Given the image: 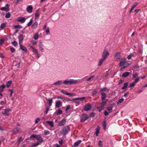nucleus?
<instances>
[{
  "label": "nucleus",
  "instance_id": "nucleus-1",
  "mask_svg": "<svg viewBox=\"0 0 147 147\" xmlns=\"http://www.w3.org/2000/svg\"><path fill=\"white\" fill-rule=\"evenodd\" d=\"M78 81L77 80L70 79L69 80H65L63 81V83L65 85L68 84H76L78 83Z\"/></svg>",
  "mask_w": 147,
  "mask_h": 147
},
{
  "label": "nucleus",
  "instance_id": "nucleus-2",
  "mask_svg": "<svg viewBox=\"0 0 147 147\" xmlns=\"http://www.w3.org/2000/svg\"><path fill=\"white\" fill-rule=\"evenodd\" d=\"M31 139L35 138L38 141V142L41 143L43 142V139L39 135H32L30 137Z\"/></svg>",
  "mask_w": 147,
  "mask_h": 147
},
{
  "label": "nucleus",
  "instance_id": "nucleus-3",
  "mask_svg": "<svg viewBox=\"0 0 147 147\" xmlns=\"http://www.w3.org/2000/svg\"><path fill=\"white\" fill-rule=\"evenodd\" d=\"M62 134L65 135L69 131V126H66L62 129Z\"/></svg>",
  "mask_w": 147,
  "mask_h": 147
},
{
  "label": "nucleus",
  "instance_id": "nucleus-4",
  "mask_svg": "<svg viewBox=\"0 0 147 147\" xmlns=\"http://www.w3.org/2000/svg\"><path fill=\"white\" fill-rule=\"evenodd\" d=\"M109 55V53L107 49L104 51L102 54V58L106 60Z\"/></svg>",
  "mask_w": 147,
  "mask_h": 147
},
{
  "label": "nucleus",
  "instance_id": "nucleus-5",
  "mask_svg": "<svg viewBox=\"0 0 147 147\" xmlns=\"http://www.w3.org/2000/svg\"><path fill=\"white\" fill-rule=\"evenodd\" d=\"M106 104L107 102L105 101H103L100 104V106L98 108L99 112H100L104 109V106Z\"/></svg>",
  "mask_w": 147,
  "mask_h": 147
},
{
  "label": "nucleus",
  "instance_id": "nucleus-6",
  "mask_svg": "<svg viewBox=\"0 0 147 147\" xmlns=\"http://www.w3.org/2000/svg\"><path fill=\"white\" fill-rule=\"evenodd\" d=\"M12 133L14 134H16L20 132H22L20 129L19 127H16L12 131Z\"/></svg>",
  "mask_w": 147,
  "mask_h": 147
},
{
  "label": "nucleus",
  "instance_id": "nucleus-7",
  "mask_svg": "<svg viewBox=\"0 0 147 147\" xmlns=\"http://www.w3.org/2000/svg\"><path fill=\"white\" fill-rule=\"evenodd\" d=\"M11 111V109H7L3 110L2 111V114L6 116H8L9 115V112Z\"/></svg>",
  "mask_w": 147,
  "mask_h": 147
},
{
  "label": "nucleus",
  "instance_id": "nucleus-8",
  "mask_svg": "<svg viewBox=\"0 0 147 147\" xmlns=\"http://www.w3.org/2000/svg\"><path fill=\"white\" fill-rule=\"evenodd\" d=\"M126 63V59L122 58L121 59V61L120 62L119 65L121 66H123Z\"/></svg>",
  "mask_w": 147,
  "mask_h": 147
},
{
  "label": "nucleus",
  "instance_id": "nucleus-9",
  "mask_svg": "<svg viewBox=\"0 0 147 147\" xmlns=\"http://www.w3.org/2000/svg\"><path fill=\"white\" fill-rule=\"evenodd\" d=\"M26 18L24 17H19L18 18L17 21L22 23H24L26 20Z\"/></svg>",
  "mask_w": 147,
  "mask_h": 147
},
{
  "label": "nucleus",
  "instance_id": "nucleus-10",
  "mask_svg": "<svg viewBox=\"0 0 147 147\" xmlns=\"http://www.w3.org/2000/svg\"><path fill=\"white\" fill-rule=\"evenodd\" d=\"M88 118V116L86 114H83L82 115L81 119V121L82 122H84L85 120Z\"/></svg>",
  "mask_w": 147,
  "mask_h": 147
},
{
  "label": "nucleus",
  "instance_id": "nucleus-11",
  "mask_svg": "<svg viewBox=\"0 0 147 147\" xmlns=\"http://www.w3.org/2000/svg\"><path fill=\"white\" fill-rule=\"evenodd\" d=\"M18 38L19 40V43L20 45V44H21V43L22 42L24 38L23 35H20L18 37Z\"/></svg>",
  "mask_w": 147,
  "mask_h": 147
},
{
  "label": "nucleus",
  "instance_id": "nucleus-12",
  "mask_svg": "<svg viewBox=\"0 0 147 147\" xmlns=\"http://www.w3.org/2000/svg\"><path fill=\"white\" fill-rule=\"evenodd\" d=\"M92 107L91 105L88 104L85 106L84 110L86 111H88L90 110Z\"/></svg>",
  "mask_w": 147,
  "mask_h": 147
},
{
  "label": "nucleus",
  "instance_id": "nucleus-13",
  "mask_svg": "<svg viewBox=\"0 0 147 147\" xmlns=\"http://www.w3.org/2000/svg\"><path fill=\"white\" fill-rule=\"evenodd\" d=\"M39 48L40 50V51L42 52H43L44 51V49L43 48V45L42 44V42H39Z\"/></svg>",
  "mask_w": 147,
  "mask_h": 147
},
{
  "label": "nucleus",
  "instance_id": "nucleus-14",
  "mask_svg": "<svg viewBox=\"0 0 147 147\" xmlns=\"http://www.w3.org/2000/svg\"><path fill=\"white\" fill-rule=\"evenodd\" d=\"M120 56V53L119 52L116 53L114 55V57L117 61H118V60L119 59Z\"/></svg>",
  "mask_w": 147,
  "mask_h": 147
},
{
  "label": "nucleus",
  "instance_id": "nucleus-15",
  "mask_svg": "<svg viewBox=\"0 0 147 147\" xmlns=\"http://www.w3.org/2000/svg\"><path fill=\"white\" fill-rule=\"evenodd\" d=\"M27 11L29 13H31L32 11V7L31 5L28 6L26 8Z\"/></svg>",
  "mask_w": 147,
  "mask_h": 147
},
{
  "label": "nucleus",
  "instance_id": "nucleus-16",
  "mask_svg": "<svg viewBox=\"0 0 147 147\" xmlns=\"http://www.w3.org/2000/svg\"><path fill=\"white\" fill-rule=\"evenodd\" d=\"M65 119H63L59 122L58 125L59 126L63 125L65 123Z\"/></svg>",
  "mask_w": 147,
  "mask_h": 147
},
{
  "label": "nucleus",
  "instance_id": "nucleus-17",
  "mask_svg": "<svg viewBox=\"0 0 147 147\" xmlns=\"http://www.w3.org/2000/svg\"><path fill=\"white\" fill-rule=\"evenodd\" d=\"M62 103L61 102L60 100H57L55 103V106L56 108H59Z\"/></svg>",
  "mask_w": 147,
  "mask_h": 147
},
{
  "label": "nucleus",
  "instance_id": "nucleus-18",
  "mask_svg": "<svg viewBox=\"0 0 147 147\" xmlns=\"http://www.w3.org/2000/svg\"><path fill=\"white\" fill-rule=\"evenodd\" d=\"M101 94L102 95L101 100H103L107 97V95L105 92H101Z\"/></svg>",
  "mask_w": 147,
  "mask_h": 147
},
{
  "label": "nucleus",
  "instance_id": "nucleus-19",
  "mask_svg": "<svg viewBox=\"0 0 147 147\" xmlns=\"http://www.w3.org/2000/svg\"><path fill=\"white\" fill-rule=\"evenodd\" d=\"M85 98V97H82L81 98H73V99L74 100H79L80 101H82L84 100Z\"/></svg>",
  "mask_w": 147,
  "mask_h": 147
},
{
  "label": "nucleus",
  "instance_id": "nucleus-20",
  "mask_svg": "<svg viewBox=\"0 0 147 147\" xmlns=\"http://www.w3.org/2000/svg\"><path fill=\"white\" fill-rule=\"evenodd\" d=\"M113 106V104H111L110 106L107 108V110L108 111L109 113H110L112 111Z\"/></svg>",
  "mask_w": 147,
  "mask_h": 147
},
{
  "label": "nucleus",
  "instance_id": "nucleus-21",
  "mask_svg": "<svg viewBox=\"0 0 147 147\" xmlns=\"http://www.w3.org/2000/svg\"><path fill=\"white\" fill-rule=\"evenodd\" d=\"M30 47L32 49V52L33 53H35L36 55L38 54V53H39L38 52V50L37 49L34 48L32 46H30Z\"/></svg>",
  "mask_w": 147,
  "mask_h": 147
},
{
  "label": "nucleus",
  "instance_id": "nucleus-22",
  "mask_svg": "<svg viewBox=\"0 0 147 147\" xmlns=\"http://www.w3.org/2000/svg\"><path fill=\"white\" fill-rule=\"evenodd\" d=\"M105 60H106L103 59V58H102V59H100L98 62V66H101L102 65L103 61H105Z\"/></svg>",
  "mask_w": 147,
  "mask_h": 147
},
{
  "label": "nucleus",
  "instance_id": "nucleus-23",
  "mask_svg": "<svg viewBox=\"0 0 147 147\" xmlns=\"http://www.w3.org/2000/svg\"><path fill=\"white\" fill-rule=\"evenodd\" d=\"M63 82L62 80H59L57 81L53 84L55 85H61Z\"/></svg>",
  "mask_w": 147,
  "mask_h": 147
},
{
  "label": "nucleus",
  "instance_id": "nucleus-24",
  "mask_svg": "<svg viewBox=\"0 0 147 147\" xmlns=\"http://www.w3.org/2000/svg\"><path fill=\"white\" fill-rule=\"evenodd\" d=\"M47 103L50 107L52 105V104L53 102V99H47Z\"/></svg>",
  "mask_w": 147,
  "mask_h": 147
},
{
  "label": "nucleus",
  "instance_id": "nucleus-25",
  "mask_svg": "<svg viewBox=\"0 0 147 147\" xmlns=\"http://www.w3.org/2000/svg\"><path fill=\"white\" fill-rule=\"evenodd\" d=\"M38 25V23L37 22H35L32 26V28L33 29H35L37 28Z\"/></svg>",
  "mask_w": 147,
  "mask_h": 147
},
{
  "label": "nucleus",
  "instance_id": "nucleus-26",
  "mask_svg": "<svg viewBox=\"0 0 147 147\" xmlns=\"http://www.w3.org/2000/svg\"><path fill=\"white\" fill-rule=\"evenodd\" d=\"M46 123L49 125L51 127H53L54 126L53 122L52 121H47Z\"/></svg>",
  "mask_w": 147,
  "mask_h": 147
},
{
  "label": "nucleus",
  "instance_id": "nucleus-27",
  "mask_svg": "<svg viewBox=\"0 0 147 147\" xmlns=\"http://www.w3.org/2000/svg\"><path fill=\"white\" fill-rule=\"evenodd\" d=\"M20 48L23 51H25V52H26L27 51V50L26 48V47L24 46H22L21 44H20Z\"/></svg>",
  "mask_w": 147,
  "mask_h": 147
},
{
  "label": "nucleus",
  "instance_id": "nucleus-28",
  "mask_svg": "<svg viewBox=\"0 0 147 147\" xmlns=\"http://www.w3.org/2000/svg\"><path fill=\"white\" fill-rule=\"evenodd\" d=\"M129 74V73L128 72H125L123 73L122 74V76L124 78H126L128 76Z\"/></svg>",
  "mask_w": 147,
  "mask_h": 147
},
{
  "label": "nucleus",
  "instance_id": "nucleus-29",
  "mask_svg": "<svg viewBox=\"0 0 147 147\" xmlns=\"http://www.w3.org/2000/svg\"><path fill=\"white\" fill-rule=\"evenodd\" d=\"M6 25V23L5 22H4L0 26V28L1 29H3L5 27Z\"/></svg>",
  "mask_w": 147,
  "mask_h": 147
},
{
  "label": "nucleus",
  "instance_id": "nucleus-30",
  "mask_svg": "<svg viewBox=\"0 0 147 147\" xmlns=\"http://www.w3.org/2000/svg\"><path fill=\"white\" fill-rule=\"evenodd\" d=\"M0 10L2 11H5L6 12L9 11V9L8 8L6 7H2L0 8Z\"/></svg>",
  "mask_w": 147,
  "mask_h": 147
},
{
  "label": "nucleus",
  "instance_id": "nucleus-31",
  "mask_svg": "<svg viewBox=\"0 0 147 147\" xmlns=\"http://www.w3.org/2000/svg\"><path fill=\"white\" fill-rule=\"evenodd\" d=\"M81 142V140H79L77 141L74 144V145L75 146H78L79 145L80 143Z\"/></svg>",
  "mask_w": 147,
  "mask_h": 147
},
{
  "label": "nucleus",
  "instance_id": "nucleus-32",
  "mask_svg": "<svg viewBox=\"0 0 147 147\" xmlns=\"http://www.w3.org/2000/svg\"><path fill=\"white\" fill-rule=\"evenodd\" d=\"M40 13L38 11H37L36 12V13L35 15V19H36L38 18L40 16Z\"/></svg>",
  "mask_w": 147,
  "mask_h": 147
},
{
  "label": "nucleus",
  "instance_id": "nucleus-33",
  "mask_svg": "<svg viewBox=\"0 0 147 147\" xmlns=\"http://www.w3.org/2000/svg\"><path fill=\"white\" fill-rule=\"evenodd\" d=\"M38 33H36L34 34L33 37L34 39L35 40L38 39Z\"/></svg>",
  "mask_w": 147,
  "mask_h": 147
},
{
  "label": "nucleus",
  "instance_id": "nucleus-34",
  "mask_svg": "<svg viewBox=\"0 0 147 147\" xmlns=\"http://www.w3.org/2000/svg\"><path fill=\"white\" fill-rule=\"evenodd\" d=\"M12 81L11 80L8 81L6 83V86L8 88L9 87L11 84Z\"/></svg>",
  "mask_w": 147,
  "mask_h": 147
},
{
  "label": "nucleus",
  "instance_id": "nucleus-35",
  "mask_svg": "<svg viewBox=\"0 0 147 147\" xmlns=\"http://www.w3.org/2000/svg\"><path fill=\"white\" fill-rule=\"evenodd\" d=\"M13 27L15 29H20L22 28V26L20 25H18L14 26Z\"/></svg>",
  "mask_w": 147,
  "mask_h": 147
},
{
  "label": "nucleus",
  "instance_id": "nucleus-36",
  "mask_svg": "<svg viewBox=\"0 0 147 147\" xmlns=\"http://www.w3.org/2000/svg\"><path fill=\"white\" fill-rule=\"evenodd\" d=\"M124 101V99L123 98H121L120 99L118 102H117V105H119L122 102Z\"/></svg>",
  "mask_w": 147,
  "mask_h": 147
},
{
  "label": "nucleus",
  "instance_id": "nucleus-37",
  "mask_svg": "<svg viewBox=\"0 0 147 147\" xmlns=\"http://www.w3.org/2000/svg\"><path fill=\"white\" fill-rule=\"evenodd\" d=\"M61 92L64 94H65L67 95H68L69 93H68L66 91L64 90H61Z\"/></svg>",
  "mask_w": 147,
  "mask_h": 147
},
{
  "label": "nucleus",
  "instance_id": "nucleus-38",
  "mask_svg": "<svg viewBox=\"0 0 147 147\" xmlns=\"http://www.w3.org/2000/svg\"><path fill=\"white\" fill-rule=\"evenodd\" d=\"M56 98L58 99H61L63 101H64L65 100V98L63 97L60 96H57Z\"/></svg>",
  "mask_w": 147,
  "mask_h": 147
},
{
  "label": "nucleus",
  "instance_id": "nucleus-39",
  "mask_svg": "<svg viewBox=\"0 0 147 147\" xmlns=\"http://www.w3.org/2000/svg\"><path fill=\"white\" fill-rule=\"evenodd\" d=\"M128 82L125 83L124 85V86L122 88V89H124L126 88L128 86Z\"/></svg>",
  "mask_w": 147,
  "mask_h": 147
},
{
  "label": "nucleus",
  "instance_id": "nucleus-40",
  "mask_svg": "<svg viewBox=\"0 0 147 147\" xmlns=\"http://www.w3.org/2000/svg\"><path fill=\"white\" fill-rule=\"evenodd\" d=\"M33 22V20H32L31 19L29 23H28L27 24V26H30L32 24Z\"/></svg>",
  "mask_w": 147,
  "mask_h": 147
},
{
  "label": "nucleus",
  "instance_id": "nucleus-41",
  "mask_svg": "<svg viewBox=\"0 0 147 147\" xmlns=\"http://www.w3.org/2000/svg\"><path fill=\"white\" fill-rule=\"evenodd\" d=\"M23 138H22V137H20L19 139H18V140L17 142L18 143V144H19L20 142L22 141L23 140Z\"/></svg>",
  "mask_w": 147,
  "mask_h": 147
},
{
  "label": "nucleus",
  "instance_id": "nucleus-42",
  "mask_svg": "<svg viewBox=\"0 0 147 147\" xmlns=\"http://www.w3.org/2000/svg\"><path fill=\"white\" fill-rule=\"evenodd\" d=\"M44 133L45 135H47L49 134L50 132L48 130H45L44 131Z\"/></svg>",
  "mask_w": 147,
  "mask_h": 147
},
{
  "label": "nucleus",
  "instance_id": "nucleus-43",
  "mask_svg": "<svg viewBox=\"0 0 147 147\" xmlns=\"http://www.w3.org/2000/svg\"><path fill=\"white\" fill-rule=\"evenodd\" d=\"M11 16V14L9 12L7 13L5 16V17L7 18H9Z\"/></svg>",
  "mask_w": 147,
  "mask_h": 147
},
{
  "label": "nucleus",
  "instance_id": "nucleus-44",
  "mask_svg": "<svg viewBox=\"0 0 147 147\" xmlns=\"http://www.w3.org/2000/svg\"><path fill=\"white\" fill-rule=\"evenodd\" d=\"M62 113V111L60 109H58L57 111V115H60Z\"/></svg>",
  "mask_w": 147,
  "mask_h": 147
},
{
  "label": "nucleus",
  "instance_id": "nucleus-45",
  "mask_svg": "<svg viewBox=\"0 0 147 147\" xmlns=\"http://www.w3.org/2000/svg\"><path fill=\"white\" fill-rule=\"evenodd\" d=\"M134 56V54L131 53L128 56L127 58L128 59H130L131 58V57H133Z\"/></svg>",
  "mask_w": 147,
  "mask_h": 147
},
{
  "label": "nucleus",
  "instance_id": "nucleus-46",
  "mask_svg": "<svg viewBox=\"0 0 147 147\" xmlns=\"http://www.w3.org/2000/svg\"><path fill=\"white\" fill-rule=\"evenodd\" d=\"M11 44L13 45L14 46H16L18 45L17 42L15 40H14L13 42H11Z\"/></svg>",
  "mask_w": 147,
  "mask_h": 147
},
{
  "label": "nucleus",
  "instance_id": "nucleus-47",
  "mask_svg": "<svg viewBox=\"0 0 147 147\" xmlns=\"http://www.w3.org/2000/svg\"><path fill=\"white\" fill-rule=\"evenodd\" d=\"M46 32L47 35H49L50 34V31L49 30V27L47 28Z\"/></svg>",
  "mask_w": 147,
  "mask_h": 147
},
{
  "label": "nucleus",
  "instance_id": "nucleus-48",
  "mask_svg": "<svg viewBox=\"0 0 147 147\" xmlns=\"http://www.w3.org/2000/svg\"><path fill=\"white\" fill-rule=\"evenodd\" d=\"M97 91L96 90L94 91L92 93V96H95L97 94Z\"/></svg>",
  "mask_w": 147,
  "mask_h": 147
},
{
  "label": "nucleus",
  "instance_id": "nucleus-49",
  "mask_svg": "<svg viewBox=\"0 0 147 147\" xmlns=\"http://www.w3.org/2000/svg\"><path fill=\"white\" fill-rule=\"evenodd\" d=\"M94 76L93 75L92 76H91L90 77H89V78L87 79V81H90L91 79L94 78Z\"/></svg>",
  "mask_w": 147,
  "mask_h": 147
},
{
  "label": "nucleus",
  "instance_id": "nucleus-50",
  "mask_svg": "<svg viewBox=\"0 0 147 147\" xmlns=\"http://www.w3.org/2000/svg\"><path fill=\"white\" fill-rule=\"evenodd\" d=\"M40 143H39L38 142H36L34 143L33 144L32 146L34 147H35L37 146L40 144Z\"/></svg>",
  "mask_w": 147,
  "mask_h": 147
},
{
  "label": "nucleus",
  "instance_id": "nucleus-51",
  "mask_svg": "<svg viewBox=\"0 0 147 147\" xmlns=\"http://www.w3.org/2000/svg\"><path fill=\"white\" fill-rule=\"evenodd\" d=\"M107 89L106 87L103 88L101 89L100 90V92L105 91V90H106Z\"/></svg>",
  "mask_w": 147,
  "mask_h": 147
},
{
  "label": "nucleus",
  "instance_id": "nucleus-52",
  "mask_svg": "<svg viewBox=\"0 0 147 147\" xmlns=\"http://www.w3.org/2000/svg\"><path fill=\"white\" fill-rule=\"evenodd\" d=\"M138 5V3L137 2L135 3L132 6V7L133 8H134Z\"/></svg>",
  "mask_w": 147,
  "mask_h": 147
},
{
  "label": "nucleus",
  "instance_id": "nucleus-53",
  "mask_svg": "<svg viewBox=\"0 0 147 147\" xmlns=\"http://www.w3.org/2000/svg\"><path fill=\"white\" fill-rule=\"evenodd\" d=\"M136 84L135 83H132L130 84L129 87L130 88L133 87L136 85Z\"/></svg>",
  "mask_w": 147,
  "mask_h": 147
},
{
  "label": "nucleus",
  "instance_id": "nucleus-54",
  "mask_svg": "<svg viewBox=\"0 0 147 147\" xmlns=\"http://www.w3.org/2000/svg\"><path fill=\"white\" fill-rule=\"evenodd\" d=\"M99 133V129H97L96 131V135L98 136Z\"/></svg>",
  "mask_w": 147,
  "mask_h": 147
},
{
  "label": "nucleus",
  "instance_id": "nucleus-55",
  "mask_svg": "<svg viewBox=\"0 0 147 147\" xmlns=\"http://www.w3.org/2000/svg\"><path fill=\"white\" fill-rule=\"evenodd\" d=\"M70 107V106L69 105H68L66 107L65 109V110L66 111H67L69 109Z\"/></svg>",
  "mask_w": 147,
  "mask_h": 147
},
{
  "label": "nucleus",
  "instance_id": "nucleus-56",
  "mask_svg": "<svg viewBox=\"0 0 147 147\" xmlns=\"http://www.w3.org/2000/svg\"><path fill=\"white\" fill-rule=\"evenodd\" d=\"M68 94V96H73L76 95V94L75 93H72L71 94L69 93Z\"/></svg>",
  "mask_w": 147,
  "mask_h": 147
},
{
  "label": "nucleus",
  "instance_id": "nucleus-57",
  "mask_svg": "<svg viewBox=\"0 0 147 147\" xmlns=\"http://www.w3.org/2000/svg\"><path fill=\"white\" fill-rule=\"evenodd\" d=\"M49 109V107H47L46 111L45 112V114H47Z\"/></svg>",
  "mask_w": 147,
  "mask_h": 147
},
{
  "label": "nucleus",
  "instance_id": "nucleus-58",
  "mask_svg": "<svg viewBox=\"0 0 147 147\" xmlns=\"http://www.w3.org/2000/svg\"><path fill=\"white\" fill-rule=\"evenodd\" d=\"M139 80H140V78H136V79H135L134 80L135 82L134 83H135V84H136V83L137 82H138Z\"/></svg>",
  "mask_w": 147,
  "mask_h": 147
},
{
  "label": "nucleus",
  "instance_id": "nucleus-59",
  "mask_svg": "<svg viewBox=\"0 0 147 147\" xmlns=\"http://www.w3.org/2000/svg\"><path fill=\"white\" fill-rule=\"evenodd\" d=\"M98 145L100 146H102V142L101 140H100L98 142Z\"/></svg>",
  "mask_w": 147,
  "mask_h": 147
},
{
  "label": "nucleus",
  "instance_id": "nucleus-60",
  "mask_svg": "<svg viewBox=\"0 0 147 147\" xmlns=\"http://www.w3.org/2000/svg\"><path fill=\"white\" fill-rule=\"evenodd\" d=\"M40 121V119L39 118H37L35 121V123L36 124L37 123Z\"/></svg>",
  "mask_w": 147,
  "mask_h": 147
},
{
  "label": "nucleus",
  "instance_id": "nucleus-61",
  "mask_svg": "<svg viewBox=\"0 0 147 147\" xmlns=\"http://www.w3.org/2000/svg\"><path fill=\"white\" fill-rule=\"evenodd\" d=\"M138 76V74L136 73H134L133 74V78H134L136 77H137Z\"/></svg>",
  "mask_w": 147,
  "mask_h": 147
},
{
  "label": "nucleus",
  "instance_id": "nucleus-62",
  "mask_svg": "<svg viewBox=\"0 0 147 147\" xmlns=\"http://www.w3.org/2000/svg\"><path fill=\"white\" fill-rule=\"evenodd\" d=\"M15 51V49L13 48H10V51L12 53H13Z\"/></svg>",
  "mask_w": 147,
  "mask_h": 147
},
{
  "label": "nucleus",
  "instance_id": "nucleus-63",
  "mask_svg": "<svg viewBox=\"0 0 147 147\" xmlns=\"http://www.w3.org/2000/svg\"><path fill=\"white\" fill-rule=\"evenodd\" d=\"M109 112H107L106 111H105L104 112V115L106 116L109 115Z\"/></svg>",
  "mask_w": 147,
  "mask_h": 147
},
{
  "label": "nucleus",
  "instance_id": "nucleus-64",
  "mask_svg": "<svg viewBox=\"0 0 147 147\" xmlns=\"http://www.w3.org/2000/svg\"><path fill=\"white\" fill-rule=\"evenodd\" d=\"M9 91L10 92V96H11L12 94L13 91L12 90L10 89H9Z\"/></svg>",
  "mask_w": 147,
  "mask_h": 147
}]
</instances>
